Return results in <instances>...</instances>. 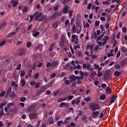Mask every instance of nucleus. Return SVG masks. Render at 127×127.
I'll return each instance as SVG.
<instances>
[{
  "label": "nucleus",
  "instance_id": "obj_58",
  "mask_svg": "<svg viewBox=\"0 0 127 127\" xmlns=\"http://www.w3.org/2000/svg\"><path fill=\"white\" fill-rule=\"evenodd\" d=\"M99 46H95L94 48V51L95 52L98 51V50L99 49Z\"/></svg>",
  "mask_w": 127,
  "mask_h": 127
},
{
  "label": "nucleus",
  "instance_id": "obj_40",
  "mask_svg": "<svg viewBox=\"0 0 127 127\" xmlns=\"http://www.w3.org/2000/svg\"><path fill=\"white\" fill-rule=\"evenodd\" d=\"M5 24H6V23H5V22H3L1 24V25H0V27L1 28H2L3 27H4V26H5Z\"/></svg>",
  "mask_w": 127,
  "mask_h": 127
},
{
  "label": "nucleus",
  "instance_id": "obj_52",
  "mask_svg": "<svg viewBox=\"0 0 127 127\" xmlns=\"http://www.w3.org/2000/svg\"><path fill=\"white\" fill-rule=\"evenodd\" d=\"M101 87L103 89H105L106 87H107V84H105V83H103L101 85Z\"/></svg>",
  "mask_w": 127,
  "mask_h": 127
},
{
  "label": "nucleus",
  "instance_id": "obj_59",
  "mask_svg": "<svg viewBox=\"0 0 127 127\" xmlns=\"http://www.w3.org/2000/svg\"><path fill=\"white\" fill-rule=\"evenodd\" d=\"M26 99V98L25 97L21 98L20 99V101L21 102H24V101H25Z\"/></svg>",
  "mask_w": 127,
  "mask_h": 127
},
{
  "label": "nucleus",
  "instance_id": "obj_16",
  "mask_svg": "<svg viewBox=\"0 0 127 127\" xmlns=\"http://www.w3.org/2000/svg\"><path fill=\"white\" fill-rule=\"evenodd\" d=\"M16 32H17L16 31V32H13L12 33H10L9 34H8L7 38H10V37H11L12 36H13V35H14V34H15Z\"/></svg>",
  "mask_w": 127,
  "mask_h": 127
},
{
  "label": "nucleus",
  "instance_id": "obj_57",
  "mask_svg": "<svg viewBox=\"0 0 127 127\" xmlns=\"http://www.w3.org/2000/svg\"><path fill=\"white\" fill-rule=\"evenodd\" d=\"M4 115V113H3V110H1L0 111V116L1 117H2V116H3Z\"/></svg>",
  "mask_w": 127,
  "mask_h": 127
},
{
  "label": "nucleus",
  "instance_id": "obj_14",
  "mask_svg": "<svg viewBox=\"0 0 127 127\" xmlns=\"http://www.w3.org/2000/svg\"><path fill=\"white\" fill-rule=\"evenodd\" d=\"M115 101H116V96L113 95L112 97L111 98V101L110 102V105H112L113 103H115Z\"/></svg>",
  "mask_w": 127,
  "mask_h": 127
},
{
  "label": "nucleus",
  "instance_id": "obj_27",
  "mask_svg": "<svg viewBox=\"0 0 127 127\" xmlns=\"http://www.w3.org/2000/svg\"><path fill=\"white\" fill-rule=\"evenodd\" d=\"M114 74L117 77H119V76L121 75V72H119L118 71H116L114 72Z\"/></svg>",
  "mask_w": 127,
  "mask_h": 127
},
{
  "label": "nucleus",
  "instance_id": "obj_46",
  "mask_svg": "<svg viewBox=\"0 0 127 127\" xmlns=\"http://www.w3.org/2000/svg\"><path fill=\"white\" fill-rule=\"evenodd\" d=\"M86 27H90V25L88 23H86L84 25V28H86Z\"/></svg>",
  "mask_w": 127,
  "mask_h": 127
},
{
  "label": "nucleus",
  "instance_id": "obj_55",
  "mask_svg": "<svg viewBox=\"0 0 127 127\" xmlns=\"http://www.w3.org/2000/svg\"><path fill=\"white\" fill-rule=\"evenodd\" d=\"M58 37H59V36H58V35L57 34V33L55 34L54 39H55L56 40H57V39H58Z\"/></svg>",
  "mask_w": 127,
  "mask_h": 127
},
{
  "label": "nucleus",
  "instance_id": "obj_8",
  "mask_svg": "<svg viewBox=\"0 0 127 127\" xmlns=\"http://www.w3.org/2000/svg\"><path fill=\"white\" fill-rule=\"evenodd\" d=\"M68 78L70 80V83H73V82H74V81H76V80H77L76 76H75L74 75H70L69 76Z\"/></svg>",
  "mask_w": 127,
  "mask_h": 127
},
{
  "label": "nucleus",
  "instance_id": "obj_19",
  "mask_svg": "<svg viewBox=\"0 0 127 127\" xmlns=\"http://www.w3.org/2000/svg\"><path fill=\"white\" fill-rule=\"evenodd\" d=\"M55 46V45L54 44H52L50 46L49 48V51H53V48Z\"/></svg>",
  "mask_w": 127,
  "mask_h": 127
},
{
  "label": "nucleus",
  "instance_id": "obj_17",
  "mask_svg": "<svg viewBox=\"0 0 127 127\" xmlns=\"http://www.w3.org/2000/svg\"><path fill=\"white\" fill-rule=\"evenodd\" d=\"M127 62L126 60H123L121 61V62L120 63V64L122 66V67H124V66H125V65H126V64H127Z\"/></svg>",
  "mask_w": 127,
  "mask_h": 127
},
{
  "label": "nucleus",
  "instance_id": "obj_34",
  "mask_svg": "<svg viewBox=\"0 0 127 127\" xmlns=\"http://www.w3.org/2000/svg\"><path fill=\"white\" fill-rule=\"evenodd\" d=\"M21 83L22 84V87H23L25 85V80L24 79H21Z\"/></svg>",
  "mask_w": 127,
  "mask_h": 127
},
{
  "label": "nucleus",
  "instance_id": "obj_41",
  "mask_svg": "<svg viewBox=\"0 0 127 127\" xmlns=\"http://www.w3.org/2000/svg\"><path fill=\"white\" fill-rule=\"evenodd\" d=\"M20 68H21V64H18L16 69V70H20Z\"/></svg>",
  "mask_w": 127,
  "mask_h": 127
},
{
  "label": "nucleus",
  "instance_id": "obj_24",
  "mask_svg": "<svg viewBox=\"0 0 127 127\" xmlns=\"http://www.w3.org/2000/svg\"><path fill=\"white\" fill-rule=\"evenodd\" d=\"M84 101H85V102H90L91 98H90V96L85 98Z\"/></svg>",
  "mask_w": 127,
  "mask_h": 127
},
{
  "label": "nucleus",
  "instance_id": "obj_45",
  "mask_svg": "<svg viewBox=\"0 0 127 127\" xmlns=\"http://www.w3.org/2000/svg\"><path fill=\"white\" fill-rule=\"evenodd\" d=\"M115 67L117 69H121V65L119 64H115Z\"/></svg>",
  "mask_w": 127,
  "mask_h": 127
},
{
  "label": "nucleus",
  "instance_id": "obj_35",
  "mask_svg": "<svg viewBox=\"0 0 127 127\" xmlns=\"http://www.w3.org/2000/svg\"><path fill=\"white\" fill-rule=\"evenodd\" d=\"M121 50L122 52H127V48L125 47H122Z\"/></svg>",
  "mask_w": 127,
  "mask_h": 127
},
{
  "label": "nucleus",
  "instance_id": "obj_22",
  "mask_svg": "<svg viewBox=\"0 0 127 127\" xmlns=\"http://www.w3.org/2000/svg\"><path fill=\"white\" fill-rule=\"evenodd\" d=\"M52 26L53 28H55V29H56V28L58 27V23L56 22V23L52 24Z\"/></svg>",
  "mask_w": 127,
  "mask_h": 127
},
{
  "label": "nucleus",
  "instance_id": "obj_25",
  "mask_svg": "<svg viewBox=\"0 0 127 127\" xmlns=\"http://www.w3.org/2000/svg\"><path fill=\"white\" fill-rule=\"evenodd\" d=\"M100 100H102L104 101V100L106 99V95L105 94L101 95V96L100 97Z\"/></svg>",
  "mask_w": 127,
  "mask_h": 127
},
{
  "label": "nucleus",
  "instance_id": "obj_44",
  "mask_svg": "<svg viewBox=\"0 0 127 127\" xmlns=\"http://www.w3.org/2000/svg\"><path fill=\"white\" fill-rule=\"evenodd\" d=\"M105 28L106 29H109L110 28V23H106L105 24Z\"/></svg>",
  "mask_w": 127,
  "mask_h": 127
},
{
  "label": "nucleus",
  "instance_id": "obj_53",
  "mask_svg": "<svg viewBox=\"0 0 127 127\" xmlns=\"http://www.w3.org/2000/svg\"><path fill=\"white\" fill-rule=\"evenodd\" d=\"M100 25V21H96L95 22V26H99Z\"/></svg>",
  "mask_w": 127,
  "mask_h": 127
},
{
  "label": "nucleus",
  "instance_id": "obj_32",
  "mask_svg": "<svg viewBox=\"0 0 127 127\" xmlns=\"http://www.w3.org/2000/svg\"><path fill=\"white\" fill-rule=\"evenodd\" d=\"M11 85L13 87H17V85L15 83V81H12V82L11 83Z\"/></svg>",
  "mask_w": 127,
  "mask_h": 127
},
{
  "label": "nucleus",
  "instance_id": "obj_26",
  "mask_svg": "<svg viewBox=\"0 0 127 127\" xmlns=\"http://www.w3.org/2000/svg\"><path fill=\"white\" fill-rule=\"evenodd\" d=\"M72 30L73 33H76V26H75V25L72 26Z\"/></svg>",
  "mask_w": 127,
  "mask_h": 127
},
{
  "label": "nucleus",
  "instance_id": "obj_47",
  "mask_svg": "<svg viewBox=\"0 0 127 127\" xmlns=\"http://www.w3.org/2000/svg\"><path fill=\"white\" fill-rule=\"evenodd\" d=\"M92 3H90L89 4H88V6H87V9H91V7H92Z\"/></svg>",
  "mask_w": 127,
  "mask_h": 127
},
{
  "label": "nucleus",
  "instance_id": "obj_23",
  "mask_svg": "<svg viewBox=\"0 0 127 127\" xmlns=\"http://www.w3.org/2000/svg\"><path fill=\"white\" fill-rule=\"evenodd\" d=\"M106 92L108 94H111V93H112V90H111L110 87H107L106 89Z\"/></svg>",
  "mask_w": 127,
  "mask_h": 127
},
{
  "label": "nucleus",
  "instance_id": "obj_51",
  "mask_svg": "<svg viewBox=\"0 0 127 127\" xmlns=\"http://www.w3.org/2000/svg\"><path fill=\"white\" fill-rule=\"evenodd\" d=\"M5 44V41H3L0 42V46H2V45Z\"/></svg>",
  "mask_w": 127,
  "mask_h": 127
},
{
  "label": "nucleus",
  "instance_id": "obj_31",
  "mask_svg": "<svg viewBox=\"0 0 127 127\" xmlns=\"http://www.w3.org/2000/svg\"><path fill=\"white\" fill-rule=\"evenodd\" d=\"M73 49L77 50V49H80V45H77L73 46Z\"/></svg>",
  "mask_w": 127,
  "mask_h": 127
},
{
  "label": "nucleus",
  "instance_id": "obj_13",
  "mask_svg": "<svg viewBox=\"0 0 127 127\" xmlns=\"http://www.w3.org/2000/svg\"><path fill=\"white\" fill-rule=\"evenodd\" d=\"M56 66H57V62H56L55 61H53V63L52 64L51 68L52 69H54V68H55V67H56Z\"/></svg>",
  "mask_w": 127,
  "mask_h": 127
},
{
  "label": "nucleus",
  "instance_id": "obj_9",
  "mask_svg": "<svg viewBox=\"0 0 127 127\" xmlns=\"http://www.w3.org/2000/svg\"><path fill=\"white\" fill-rule=\"evenodd\" d=\"M32 32V35L34 36V37H37V36L39 35V32L36 31L35 29L33 30Z\"/></svg>",
  "mask_w": 127,
  "mask_h": 127
},
{
  "label": "nucleus",
  "instance_id": "obj_48",
  "mask_svg": "<svg viewBox=\"0 0 127 127\" xmlns=\"http://www.w3.org/2000/svg\"><path fill=\"white\" fill-rule=\"evenodd\" d=\"M50 66H52L51 63L50 62H48L47 63V68H49Z\"/></svg>",
  "mask_w": 127,
  "mask_h": 127
},
{
  "label": "nucleus",
  "instance_id": "obj_38",
  "mask_svg": "<svg viewBox=\"0 0 127 127\" xmlns=\"http://www.w3.org/2000/svg\"><path fill=\"white\" fill-rule=\"evenodd\" d=\"M30 84L31 86H34V85L36 84V82L34 81H30Z\"/></svg>",
  "mask_w": 127,
  "mask_h": 127
},
{
  "label": "nucleus",
  "instance_id": "obj_10",
  "mask_svg": "<svg viewBox=\"0 0 127 127\" xmlns=\"http://www.w3.org/2000/svg\"><path fill=\"white\" fill-rule=\"evenodd\" d=\"M11 3L13 5V7H14L15 5H17V4H18V1L16 0H12L11 1Z\"/></svg>",
  "mask_w": 127,
  "mask_h": 127
},
{
  "label": "nucleus",
  "instance_id": "obj_5",
  "mask_svg": "<svg viewBox=\"0 0 127 127\" xmlns=\"http://www.w3.org/2000/svg\"><path fill=\"white\" fill-rule=\"evenodd\" d=\"M59 15H61V14H60V13H58V12H55L52 15V16L51 17V19L52 20L56 19V17H57V16H59Z\"/></svg>",
  "mask_w": 127,
  "mask_h": 127
},
{
  "label": "nucleus",
  "instance_id": "obj_3",
  "mask_svg": "<svg viewBox=\"0 0 127 127\" xmlns=\"http://www.w3.org/2000/svg\"><path fill=\"white\" fill-rule=\"evenodd\" d=\"M37 116H38V113H37L36 112H33L32 113H30L29 115V117L31 120H35V119L37 118Z\"/></svg>",
  "mask_w": 127,
  "mask_h": 127
},
{
  "label": "nucleus",
  "instance_id": "obj_28",
  "mask_svg": "<svg viewBox=\"0 0 127 127\" xmlns=\"http://www.w3.org/2000/svg\"><path fill=\"white\" fill-rule=\"evenodd\" d=\"M59 93H60V90L56 91L54 92L53 96H57Z\"/></svg>",
  "mask_w": 127,
  "mask_h": 127
},
{
  "label": "nucleus",
  "instance_id": "obj_20",
  "mask_svg": "<svg viewBox=\"0 0 127 127\" xmlns=\"http://www.w3.org/2000/svg\"><path fill=\"white\" fill-rule=\"evenodd\" d=\"M97 36H98L97 35V32H96L95 31H94L91 38L92 39H94V38H97Z\"/></svg>",
  "mask_w": 127,
  "mask_h": 127
},
{
  "label": "nucleus",
  "instance_id": "obj_39",
  "mask_svg": "<svg viewBox=\"0 0 127 127\" xmlns=\"http://www.w3.org/2000/svg\"><path fill=\"white\" fill-rule=\"evenodd\" d=\"M5 95V91H2L0 94V97H3Z\"/></svg>",
  "mask_w": 127,
  "mask_h": 127
},
{
  "label": "nucleus",
  "instance_id": "obj_11",
  "mask_svg": "<svg viewBox=\"0 0 127 127\" xmlns=\"http://www.w3.org/2000/svg\"><path fill=\"white\" fill-rule=\"evenodd\" d=\"M100 112H99L98 111H93V112L92 113V115L93 116V118H94V119L97 118Z\"/></svg>",
  "mask_w": 127,
  "mask_h": 127
},
{
  "label": "nucleus",
  "instance_id": "obj_1",
  "mask_svg": "<svg viewBox=\"0 0 127 127\" xmlns=\"http://www.w3.org/2000/svg\"><path fill=\"white\" fill-rule=\"evenodd\" d=\"M34 16H35V19L37 21H42L46 18V15H42V12H36L34 13Z\"/></svg>",
  "mask_w": 127,
  "mask_h": 127
},
{
  "label": "nucleus",
  "instance_id": "obj_37",
  "mask_svg": "<svg viewBox=\"0 0 127 127\" xmlns=\"http://www.w3.org/2000/svg\"><path fill=\"white\" fill-rule=\"evenodd\" d=\"M75 104L76 105H79V104H80V99L77 98L76 99V100H75Z\"/></svg>",
  "mask_w": 127,
  "mask_h": 127
},
{
  "label": "nucleus",
  "instance_id": "obj_62",
  "mask_svg": "<svg viewBox=\"0 0 127 127\" xmlns=\"http://www.w3.org/2000/svg\"><path fill=\"white\" fill-rule=\"evenodd\" d=\"M94 85H95V86H98L99 85V81L98 80L95 81Z\"/></svg>",
  "mask_w": 127,
  "mask_h": 127
},
{
  "label": "nucleus",
  "instance_id": "obj_30",
  "mask_svg": "<svg viewBox=\"0 0 127 127\" xmlns=\"http://www.w3.org/2000/svg\"><path fill=\"white\" fill-rule=\"evenodd\" d=\"M39 87H40V84H39V82L36 83L35 85V88H36V89H38Z\"/></svg>",
  "mask_w": 127,
  "mask_h": 127
},
{
  "label": "nucleus",
  "instance_id": "obj_7",
  "mask_svg": "<svg viewBox=\"0 0 127 127\" xmlns=\"http://www.w3.org/2000/svg\"><path fill=\"white\" fill-rule=\"evenodd\" d=\"M11 93V87H9L6 93V94L4 96L5 99H7V98H8V97H9V95H10V93Z\"/></svg>",
  "mask_w": 127,
  "mask_h": 127
},
{
  "label": "nucleus",
  "instance_id": "obj_12",
  "mask_svg": "<svg viewBox=\"0 0 127 127\" xmlns=\"http://www.w3.org/2000/svg\"><path fill=\"white\" fill-rule=\"evenodd\" d=\"M81 30H82V27L80 25L76 26V31L77 33L79 34L81 32Z\"/></svg>",
  "mask_w": 127,
  "mask_h": 127
},
{
  "label": "nucleus",
  "instance_id": "obj_18",
  "mask_svg": "<svg viewBox=\"0 0 127 127\" xmlns=\"http://www.w3.org/2000/svg\"><path fill=\"white\" fill-rule=\"evenodd\" d=\"M68 8H69V7H68V6H65L64 8L63 12H64V13H67Z\"/></svg>",
  "mask_w": 127,
  "mask_h": 127
},
{
  "label": "nucleus",
  "instance_id": "obj_15",
  "mask_svg": "<svg viewBox=\"0 0 127 127\" xmlns=\"http://www.w3.org/2000/svg\"><path fill=\"white\" fill-rule=\"evenodd\" d=\"M110 78V74L108 72H106L104 75V79L107 80Z\"/></svg>",
  "mask_w": 127,
  "mask_h": 127
},
{
  "label": "nucleus",
  "instance_id": "obj_64",
  "mask_svg": "<svg viewBox=\"0 0 127 127\" xmlns=\"http://www.w3.org/2000/svg\"><path fill=\"white\" fill-rule=\"evenodd\" d=\"M27 10V7H24L22 11L23 12H25Z\"/></svg>",
  "mask_w": 127,
  "mask_h": 127
},
{
  "label": "nucleus",
  "instance_id": "obj_36",
  "mask_svg": "<svg viewBox=\"0 0 127 127\" xmlns=\"http://www.w3.org/2000/svg\"><path fill=\"white\" fill-rule=\"evenodd\" d=\"M31 46V42H28L27 43V48H29Z\"/></svg>",
  "mask_w": 127,
  "mask_h": 127
},
{
  "label": "nucleus",
  "instance_id": "obj_50",
  "mask_svg": "<svg viewBox=\"0 0 127 127\" xmlns=\"http://www.w3.org/2000/svg\"><path fill=\"white\" fill-rule=\"evenodd\" d=\"M62 123H63V121H59L57 123V126H58V127H60L61 125H62Z\"/></svg>",
  "mask_w": 127,
  "mask_h": 127
},
{
  "label": "nucleus",
  "instance_id": "obj_4",
  "mask_svg": "<svg viewBox=\"0 0 127 127\" xmlns=\"http://www.w3.org/2000/svg\"><path fill=\"white\" fill-rule=\"evenodd\" d=\"M27 112H30L31 113L33 112V113L35 112V105H31L27 108Z\"/></svg>",
  "mask_w": 127,
  "mask_h": 127
},
{
  "label": "nucleus",
  "instance_id": "obj_43",
  "mask_svg": "<svg viewBox=\"0 0 127 127\" xmlns=\"http://www.w3.org/2000/svg\"><path fill=\"white\" fill-rule=\"evenodd\" d=\"M38 77H39V74L38 73H36L34 76V79H38Z\"/></svg>",
  "mask_w": 127,
  "mask_h": 127
},
{
  "label": "nucleus",
  "instance_id": "obj_6",
  "mask_svg": "<svg viewBox=\"0 0 127 127\" xmlns=\"http://www.w3.org/2000/svg\"><path fill=\"white\" fill-rule=\"evenodd\" d=\"M25 52H26V50H25L23 48H22L19 50V53H18V55L19 56H21L23 55V54L25 53Z\"/></svg>",
  "mask_w": 127,
  "mask_h": 127
},
{
  "label": "nucleus",
  "instance_id": "obj_2",
  "mask_svg": "<svg viewBox=\"0 0 127 127\" xmlns=\"http://www.w3.org/2000/svg\"><path fill=\"white\" fill-rule=\"evenodd\" d=\"M89 109L92 112H95L97 110H100V106L98 104L95 103H91L89 105Z\"/></svg>",
  "mask_w": 127,
  "mask_h": 127
},
{
  "label": "nucleus",
  "instance_id": "obj_54",
  "mask_svg": "<svg viewBox=\"0 0 127 127\" xmlns=\"http://www.w3.org/2000/svg\"><path fill=\"white\" fill-rule=\"evenodd\" d=\"M70 66V64H66L64 66V69H67V68H69V67Z\"/></svg>",
  "mask_w": 127,
  "mask_h": 127
},
{
  "label": "nucleus",
  "instance_id": "obj_21",
  "mask_svg": "<svg viewBox=\"0 0 127 127\" xmlns=\"http://www.w3.org/2000/svg\"><path fill=\"white\" fill-rule=\"evenodd\" d=\"M90 52H91V55L93 54V51H94V45H91L90 46Z\"/></svg>",
  "mask_w": 127,
  "mask_h": 127
},
{
  "label": "nucleus",
  "instance_id": "obj_49",
  "mask_svg": "<svg viewBox=\"0 0 127 127\" xmlns=\"http://www.w3.org/2000/svg\"><path fill=\"white\" fill-rule=\"evenodd\" d=\"M91 67V64H89L88 63L86 64V68L87 69H90V67Z\"/></svg>",
  "mask_w": 127,
  "mask_h": 127
},
{
  "label": "nucleus",
  "instance_id": "obj_61",
  "mask_svg": "<svg viewBox=\"0 0 127 127\" xmlns=\"http://www.w3.org/2000/svg\"><path fill=\"white\" fill-rule=\"evenodd\" d=\"M10 96L12 97V98H14V97H15V93H13V92H12L11 95H10Z\"/></svg>",
  "mask_w": 127,
  "mask_h": 127
},
{
  "label": "nucleus",
  "instance_id": "obj_63",
  "mask_svg": "<svg viewBox=\"0 0 127 127\" xmlns=\"http://www.w3.org/2000/svg\"><path fill=\"white\" fill-rule=\"evenodd\" d=\"M121 56V52L119 51L117 53V55H116L117 58H119V57Z\"/></svg>",
  "mask_w": 127,
  "mask_h": 127
},
{
  "label": "nucleus",
  "instance_id": "obj_29",
  "mask_svg": "<svg viewBox=\"0 0 127 127\" xmlns=\"http://www.w3.org/2000/svg\"><path fill=\"white\" fill-rule=\"evenodd\" d=\"M103 37H104V34H101L100 36H99L97 38V42L99 41V40H101Z\"/></svg>",
  "mask_w": 127,
  "mask_h": 127
},
{
  "label": "nucleus",
  "instance_id": "obj_56",
  "mask_svg": "<svg viewBox=\"0 0 127 127\" xmlns=\"http://www.w3.org/2000/svg\"><path fill=\"white\" fill-rule=\"evenodd\" d=\"M100 29L102 31H105V29L104 28L103 25H100Z\"/></svg>",
  "mask_w": 127,
  "mask_h": 127
},
{
  "label": "nucleus",
  "instance_id": "obj_42",
  "mask_svg": "<svg viewBox=\"0 0 127 127\" xmlns=\"http://www.w3.org/2000/svg\"><path fill=\"white\" fill-rule=\"evenodd\" d=\"M98 77H102L103 76V73L100 71H98L97 73Z\"/></svg>",
  "mask_w": 127,
  "mask_h": 127
},
{
  "label": "nucleus",
  "instance_id": "obj_33",
  "mask_svg": "<svg viewBox=\"0 0 127 127\" xmlns=\"http://www.w3.org/2000/svg\"><path fill=\"white\" fill-rule=\"evenodd\" d=\"M74 12V11L73 10H71L69 11L68 14L70 16V17H72V16L73 15V13Z\"/></svg>",
  "mask_w": 127,
  "mask_h": 127
},
{
  "label": "nucleus",
  "instance_id": "obj_60",
  "mask_svg": "<svg viewBox=\"0 0 127 127\" xmlns=\"http://www.w3.org/2000/svg\"><path fill=\"white\" fill-rule=\"evenodd\" d=\"M65 103L64 102H63V103H61L60 104V108H62V107H63V106H65Z\"/></svg>",
  "mask_w": 127,
  "mask_h": 127
}]
</instances>
